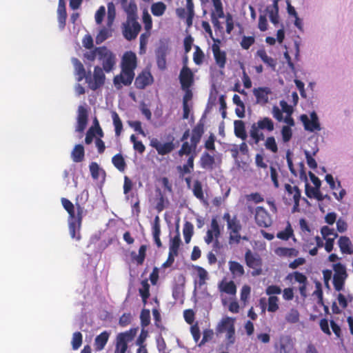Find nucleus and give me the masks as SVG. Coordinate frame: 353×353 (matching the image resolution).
<instances>
[{
  "label": "nucleus",
  "mask_w": 353,
  "mask_h": 353,
  "mask_svg": "<svg viewBox=\"0 0 353 353\" xmlns=\"http://www.w3.org/2000/svg\"><path fill=\"white\" fill-rule=\"evenodd\" d=\"M274 130V123L272 119L268 117H263L252 124L249 133L253 143L258 144L261 141L265 139L263 131L271 132Z\"/></svg>",
  "instance_id": "obj_1"
},
{
  "label": "nucleus",
  "mask_w": 353,
  "mask_h": 353,
  "mask_svg": "<svg viewBox=\"0 0 353 353\" xmlns=\"http://www.w3.org/2000/svg\"><path fill=\"white\" fill-rule=\"evenodd\" d=\"M223 219L227 222V228L230 234L229 243L230 245L234 243L239 244L241 239L240 231L242 226L237 216L234 215L233 217H231L229 212H225L223 216Z\"/></svg>",
  "instance_id": "obj_2"
},
{
  "label": "nucleus",
  "mask_w": 353,
  "mask_h": 353,
  "mask_svg": "<svg viewBox=\"0 0 353 353\" xmlns=\"http://www.w3.org/2000/svg\"><path fill=\"white\" fill-rule=\"evenodd\" d=\"M97 52L101 68L107 73L113 70L116 65V55L105 46L97 47Z\"/></svg>",
  "instance_id": "obj_3"
},
{
  "label": "nucleus",
  "mask_w": 353,
  "mask_h": 353,
  "mask_svg": "<svg viewBox=\"0 0 353 353\" xmlns=\"http://www.w3.org/2000/svg\"><path fill=\"white\" fill-rule=\"evenodd\" d=\"M139 328H130L129 330L118 334L116 339L114 353H125L128 343L135 337Z\"/></svg>",
  "instance_id": "obj_4"
},
{
  "label": "nucleus",
  "mask_w": 353,
  "mask_h": 353,
  "mask_svg": "<svg viewBox=\"0 0 353 353\" xmlns=\"http://www.w3.org/2000/svg\"><path fill=\"white\" fill-rule=\"evenodd\" d=\"M123 35L128 41L137 38L141 26L138 21V18L126 19V21L122 24Z\"/></svg>",
  "instance_id": "obj_5"
},
{
  "label": "nucleus",
  "mask_w": 353,
  "mask_h": 353,
  "mask_svg": "<svg viewBox=\"0 0 353 353\" xmlns=\"http://www.w3.org/2000/svg\"><path fill=\"white\" fill-rule=\"evenodd\" d=\"M333 270L334 274L333 276V285L336 291H341L345 283L348 275L346 271L345 266L341 263H337L333 265Z\"/></svg>",
  "instance_id": "obj_6"
},
{
  "label": "nucleus",
  "mask_w": 353,
  "mask_h": 353,
  "mask_svg": "<svg viewBox=\"0 0 353 353\" xmlns=\"http://www.w3.org/2000/svg\"><path fill=\"white\" fill-rule=\"evenodd\" d=\"M105 76L103 70L99 65L94 68L93 77H91L90 72L88 74L85 81L92 90H97L105 83Z\"/></svg>",
  "instance_id": "obj_7"
},
{
  "label": "nucleus",
  "mask_w": 353,
  "mask_h": 353,
  "mask_svg": "<svg viewBox=\"0 0 353 353\" xmlns=\"http://www.w3.org/2000/svg\"><path fill=\"white\" fill-rule=\"evenodd\" d=\"M245 261L247 266L252 268V276H258L262 274L263 261L257 254H253L250 250H248L245 254Z\"/></svg>",
  "instance_id": "obj_8"
},
{
  "label": "nucleus",
  "mask_w": 353,
  "mask_h": 353,
  "mask_svg": "<svg viewBox=\"0 0 353 353\" xmlns=\"http://www.w3.org/2000/svg\"><path fill=\"white\" fill-rule=\"evenodd\" d=\"M254 219L256 225L260 228H269L272 224L271 215L261 206L256 208Z\"/></svg>",
  "instance_id": "obj_9"
},
{
  "label": "nucleus",
  "mask_w": 353,
  "mask_h": 353,
  "mask_svg": "<svg viewBox=\"0 0 353 353\" xmlns=\"http://www.w3.org/2000/svg\"><path fill=\"white\" fill-rule=\"evenodd\" d=\"M137 66V58L136 54L132 51L125 52L121 59V69L125 72H134Z\"/></svg>",
  "instance_id": "obj_10"
},
{
  "label": "nucleus",
  "mask_w": 353,
  "mask_h": 353,
  "mask_svg": "<svg viewBox=\"0 0 353 353\" xmlns=\"http://www.w3.org/2000/svg\"><path fill=\"white\" fill-rule=\"evenodd\" d=\"M154 82V78L149 69H144L138 74L134 80V86L137 89L143 90Z\"/></svg>",
  "instance_id": "obj_11"
},
{
  "label": "nucleus",
  "mask_w": 353,
  "mask_h": 353,
  "mask_svg": "<svg viewBox=\"0 0 353 353\" xmlns=\"http://www.w3.org/2000/svg\"><path fill=\"white\" fill-rule=\"evenodd\" d=\"M214 10L212 11L210 17L214 27L216 29H221V26L219 19L225 17L223 4L221 0H212Z\"/></svg>",
  "instance_id": "obj_12"
},
{
  "label": "nucleus",
  "mask_w": 353,
  "mask_h": 353,
  "mask_svg": "<svg viewBox=\"0 0 353 353\" xmlns=\"http://www.w3.org/2000/svg\"><path fill=\"white\" fill-rule=\"evenodd\" d=\"M214 42L212 46V50L215 63L220 69H223L227 62L226 52L221 50L219 46L221 41L219 39H214Z\"/></svg>",
  "instance_id": "obj_13"
},
{
  "label": "nucleus",
  "mask_w": 353,
  "mask_h": 353,
  "mask_svg": "<svg viewBox=\"0 0 353 353\" xmlns=\"http://www.w3.org/2000/svg\"><path fill=\"white\" fill-rule=\"evenodd\" d=\"M134 72H125L121 70L120 74L116 75L113 78V83L117 89H120L123 85L129 86L134 79Z\"/></svg>",
  "instance_id": "obj_14"
},
{
  "label": "nucleus",
  "mask_w": 353,
  "mask_h": 353,
  "mask_svg": "<svg viewBox=\"0 0 353 353\" xmlns=\"http://www.w3.org/2000/svg\"><path fill=\"white\" fill-rule=\"evenodd\" d=\"M150 145L157 150L158 154L161 156L170 154L175 148L173 140L162 143L157 139L154 138L150 141Z\"/></svg>",
  "instance_id": "obj_15"
},
{
  "label": "nucleus",
  "mask_w": 353,
  "mask_h": 353,
  "mask_svg": "<svg viewBox=\"0 0 353 353\" xmlns=\"http://www.w3.org/2000/svg\"><path fill=\"white\" fill-rule=\"evenodd\" d=\"M300 118L304 125L305 130L314 132L316 130L319 131L321 130L319 118L315 112H312L310 114V120L306 114H302Z\"/></svg>",
  "instance_id": "obj_16"
},
{
  "label": "nucleus",
  "mask_w": 353,
  "mask_h": 353,
  "mask_svg": "<svg viewBox=\"0 0 353 353\" xmlns=\"http://www.w3.org/2000/svg\"><path fill=\"white\" fill-rule=\"evenodd\" d=\"M179 79L182 89L190 88L194 83V74L188 65L183 66Z\"/></svg>",
  "instance_id": "obj_17"
},
{
  "label": "nucleus",
  "mask_w": 353,
  "mask_h": 353,
  "mask_svg": "<svg viewBox=\"0 0 353 353\" xmlns=\"http://www.w3.org/2000/svg\"><path fill=\"white\" fill-rule=\"evenodd\" d=\"M293 343L289 336H281L279 338V343L275 344L274 353H290L292 349Z\"/></svg>",
  "instance_id": "obj_18"
},
{
  "label": "nucleus",
  "mask_w": 353,
  "mask_h": 353,
  "mask_svg": "<svg viewBox=\"0 0 353 353\" xmlns=\"http://www.w3.org/2000/svg\"><path fill=\"white\" fill-rule=\"evenodd\" d=\"M88 110L83 105L78 108L77 125L76 131L83 132L86 128L88 123Z\"/></svg>",
  "instance_id": "obj_19"
},
{
  "label": "nucleus",
  "mask_w": 353,
  "mask_h": 353,
  "mask_svg": "<svg viewBox=\"0 0 353 353\" xmlns=\"http://www.w3.org/2000/svg\"><path fill=\"white\" fill-rule=\"evenodd\" d=\"M120 3L127 14V19L138 18L137 6L134 1L120 0Z\"/></svg>",
  "instance_id": "obj_20"
},
{
  "label": "nucleus",
  "mask_w": 353,
  "mask_h": 353,
  "mask_svg": "<svg viewBox=\"0 0 353 353\" xmlns=\"http://www.w3.org/2000/svg\"><path fill=\"white\" fill-rule=\"evenodd\" d=\"M285 190L289 199H290V197H292L294 202V210H295L299 206L301 190L296 185L292 186L288 183L285 184Z\"/></svg>",
  "instance_id": "obj_21"
},
{
  "label": "nucleus",
  "mask_w": 353,
  "mask_h": 353,
  "mask_svg": "<svg viewBox=\"0 0 353 353\" xmlns=\"http://www.w3.org/2000/svg\"><path fill=\"white\" fill-rule=\"evenodd\" d=\"M154 201L156 204L155 209L158 212H162L168 203V200L166 198L164 192L159 188H156L155 189Z\"/></svg>",
  "instance_id": "obj_22"
},
{
  "label": "nucleus",
  "mask_w": 353,
  "mask_h": 353,
  "mask_svg": "<svg viewBox=\"0 0 353 353\" xmlns=\"http://www.w3.org/2000/svg\"><path fill=\"white\" fill-rule=\"evenodd\" d=\"M253 93L256 97V103L265 105L268 102V95L271 93V90L268 87H260L254 88Z\"/></svg>",
  "instance_id": "obj_23"
},
{
  "label": "nucleus",
  "mask_w": 353,
  "mask_h": 353,
  "mask_svg": "<svg viewBox=\"0 0 353 353\" xmlns=\"http://www.w3.org/2000/svg\"><path fill=\"white\" fill-rule=\"evenodd\" d=\"M83 219H77L75 221H69L68 227H69V232L72 239H74L77 241H79L81 238L80 234V230L81 227Z\"/></svg>",
  "instance_id": "obj_24"
},
{
  "label": "nucleus",
  "mask_w": 353,
  "mask_h": 353,
  "mask_svg": "<svg viewBox=\"0 0 353 353\" xmlns=\"http://www.w3.org/2000/svg\"><path fill=\"white\" fill-rule=\"evenodd\" d=\"M204 133V124L199 121L192 129L190 142L194 145H198Z\"/></svg>",
  "instance_id": "obj_25"
},
{
  "label": "nucleus",
  "mask_w": 353,
  "mask_h": 353,
  "mask_svg": "<svg viewBox=\"0 0 353 353\" xmlns=\"http://www.w3.org/2000/svg\"><path fill=\"white\" fill-rule=\"evenodd\" d=\"M256 55L262 60V61L270 67L272 71H275L276 66V60L269 57L265 49H259L257 50Z\"/></svg>",
  "instance_id": "obj_26"
},
{
  "label": "nucleus",
  "mask_w": 353,
  "mask_h": 353,
  "mask_svg": "<svg viewBox=\"0 0 353 353\" xmlns=\"http://www.w3.org/2000/svg\"><path fill=\"white\" fill-rule=\"evenodd\" d=\"M338 245L340 250L343 254H353V245L346 236H342L338 240Z\"/></svg>",
  "instance_id": "obj_27"
},
{
  "label": "nucleus",
  "mask_w": 353,
  "mask_h": 353,
  "mask_svg": "<svg viewBox=\"0 0 353 353\" xmlns=\"http://www.w3.org/2000/svg\"><path fill=\"white\" fill-rule=\"evenodd\" d=\"M61 201L63 208L68 213V221L77 220V212H75L74 205L66 198H61Z\"/></svg>",
  "instance_id": "obj_28"
},
{
  "label": "nucleus",
  "mask_w": 353,
  "mask_h": 353,
  "mask_svg": "<svg viewBox=\"0 0 353 353\" xmlns=\"http://www.w3.org/2000/svg\"><path fill=\"white\" fill-rule=\"evenodd\" d=\"M228 266L234 279L241 277L244 275V268L240 263L235 261H230L228 262Z\"/></svg>",
  "instance_id": "obj_29"
},
{
  "label": "nucleus",
  "mask_w": 353,
  "mask_h": 353,
  "mask_svg": "<svg viewBox=\"0 0 353 353\" xmlns=\"http://www.w3.org/2000/svg\"><path fill=\"white\" fill-rule=\"evenodd\" d=\"M110 333L107 331L102 332L96 336L94 340V347L96 351H101L104 349L108 341Z\"/></svg>",
  "instance_id": "obj_30"
},
{
  "label": "nucleus",
  "mask_w": 353,
  "mask_h": 353,
  "mask_svg": "<svg viewBox=\"0 0 353 353\" xmlns=\"http://www.w3.org/2000/svg\"><path fill=\"white\" fill-rule=\"evenodd\" d=\"M146 250H147V245H142L140 246L139 249V253L138 254L132 251L130 254L132 260L137 263L138 265H141L143 264V262L145 261V256H146Z\"/></svg>",
  "instance_id": "obj_31"
},
{
  "label": "nucleus",
  "mask_w": 353,
  "mask_h": 353,
  "mask_svg": "<svg viewBox=\"0 0 353 353\" xmlns=\"http://www.w3.org/2000/svg\"><path fill=\"white\" fill-rule=\"evenodd\" d=\"M72 61L74 67L75 74L77 75V81H81L83 79H85L88 74H86L85 68L82 63L77 58H73Z\"/></svg>",
  "instance_id": "obj_32"
},
{
  "label": "nucleus",
  "mask_w": 353,
  "mask_h": 353,
  "mask_svg": "<svg viewBox=\"0 0 353 353\" xmlns=\"http://www.w3.org/2000/svg\"><path fill=\"white\" fill-rule=\"evenodd\" d=\"M215 163L214 157L208 152H205L200 159L201 167L204 169L212 170Z\"/></svg>",
  "instance_id": "obj_33"
},
{
  "label": "nucleus",
  "mask_w": 353,
  "mask_h": 353,
  "mask_svg": "<svg viewBox=\"0 0 353 353\" xmlns=\"http://www.w3.org/2000/svg\"><path fill=\"white\" fill-rule=\"evenodd\" d=\"M275 254L280 257L297 256L299 251L293 248L279 247L275 249Z\"/></svg>",
  "instance_id": "obj_34"
},
{
  "label": "nucleus",
  "mask_w": 353,
  "mask_h": 353,
  "mask_svg": "<svg viewBox=\"0 0 353 353\" xmlns=\"http://www.w3.org/2000/svg\"><path fill=\"white\" fill-rule=\"evenodd\" d=\"M305 194L309 198H314L319 201H323V194L320 191V188L312 187L309 183H305Z\"/></svg>",
  "instance_id": "obj_35"
},
{
  "label": "nucleus",
  "mask_w": 353,
  "mask_h": 353,
  "mask_svg": "<svg viewBox=\"0 0 353 353\" xmlns=\"http://www.w3.org/2000/svg\"><path fill=\"white\" fill-rule=\"evenodd\" d=\"M219 288L221 292H225L230 295H234L236 293V287L234 281H230L228 282L221 281Z\"/></svg>",
  "instance_id": "obj_36"
},
{
  "label": "nucleus",
  "mask_w": 353,
  "mask_h": 353,
  "mask_svg": "<svg viewBox=\"0 0 353 353\" xmlns=\"http://www.w3.org/2000/svg\"><path fill=\"white\" fill-rule=\"evenodd\" d=\"M234 124V134L236 137L245 141L247 139L245 123L241 120H236Z\"/></svg>",
  "instance_id": "obj_37"
},
{
  "label": "nucleus",
  "mask_w": 353,
  "mask_h": 353,
  "mask_svg": "<svg viewBox=\"0 0 353 353\" xmlns=\"http://www.w3.org/2000/svg\"><path fill=\"white\" fill-rule=\"evenodd\" d=\"M231 326H234V319L228 316L223 318L216 327V332L223 333L228 331Z\"/></svg>",
  "instance_id": "obj_38"
},
{
  "label": "nucleus",
  "mask_w": 353,
  "mask_h": 353,
  "mask_svg": "<svg viewBox=\"0 0 353 353\" xmlns=\"http://www.w3.org/2000/svg\"><path fill=\"white\" fill-rule=\"evenodd\" d=\"M196 148L197 145L194 146L192 143L190 142V143H189L188 141H184L178 152V154L179 157H183V155L190 157L192 154L196 153L195 150Z\"/></svg>",
  "instance_id": "obj_39"
},
{
  "label": "nucleus",
  "mask_w": 353,
  "mask_h": 353,
  "mask_svg": "<svg viewBox=\"0 0 353 353\" xmlns=\"http://www.w3.org/2000/svg\"><path fill=\"white\" fill-rule=\"evenodd\" d=\"M166 5L162 1H158L151 5L150 10L154 17H161L165 12Z\"/></svg>",
  "instance_id": "obj_40"
},
{
  "label": "nucleus",
  "mask_w": 353,
  "mask_h": 353,
  "mask_svg": "<svg viewBox=\"0 0 353 353\" xmlns=\"http://www.w3.org/2000/svg\"><path fill=\"white\" fill-rule=\"evenodd\" d=\"M85 151L82 145H76L72 152V158L74 162H81L84 159Z\"/></svg>",
  "instance_id": "obj_41"
},
{
  "label": "nucleus",
  "mask_w": 353,
  "mask_h": 353,
  "mask_svg": "<svg viewBox=\"0 0 353 353\" xmlns=\"http://www.w3.org/2000/svg\"><path fill=\"white\" fill-rule=\"evenodd\" d=\"M196 157V153L192 154L188 159V161L185 164L181 166L178 167V170L183 174H190L194 170V160Z\"/></svg>",
  "instance_id": "obj_42"
},
{
  "label": "nucleus",
  "mask_w": 353,
  "mask_h": 353,
  "mask_svg": "<svg viewBox=\"0 0 353 353\" xmlns=\"http://www.w3.org/2000/svg\"><path fill=\"white\" fill-rule=\"evenodd\" d=\"M112 163L120 172H124L126 168V163L121 154L119 153L113 156Z\"/></svg>",
  "instance_id": "obj_43"
},
{
  "label": "nucleus",
  "mask_w": 353,
  "mask_h": 353,
  "mask_svg": "<svg viewBox=\"0 0 353 353\" xmlns=\"http://www.w3.org/2000/svg\"><path fill=\"white\" fill-rule=\"evenodd\" d=\"M112 119L113 121V125L114 126L115 135L117 137H119L123 130V123L119 116V114L116 112H112Z\"/></svg>",
  "instance_id": "obj_44"
},
{
  "label": "nucleus",
  "mask_w": 353,
  "mask_h": 353,
  "mask_svg": "<svg viewBox=\"0 0 353 353\" xmlns=\"http://www.w3.org/2000/svg\"><path fill=\"white\" fill-rule=\"evenodd\" d=\"M157 63L161 70L166 68V52L165 49H159L157 54Z\"/></svg>",
  "instance_id": "obj_45"
},
{
  "label": "nucleus",
  "mask_w": 353,
  "mask_h": 353,
  "mask_svg": "<svg viewBox=\"0 0 353 353\" xmlns=\"http://www.w3.org/2000/svg\"><path fill=\"white\" fill-rule=\"evenodd\" d=\"M194 232V226L193 225L189 222L186 221L184 223L183 233L184 236V239L186 243H188L190 241V239L193 235Z\"/></svg>",
  "instance_id": "obj_46"
},
{
  "label": "nucleus",
  "mask_w": 353,
  "mask_h": 353,
  "mask_svg": "<svg viewBox=\"0 0 353 353\" xmlns=\"http://www.w3.org/2000/svg\"><path fill=\"white\" fill-rule=\"evenodd\" d=\"M181 243V240L180 235L177 234L174 236L170 241L169 252L173 253L174 254L178 255Z\"/></svg>",
  "instance_id": "obj_47"
},
{
  "label": "nucleus",
  "mask_w": 353,
  "mask_h": 353,
  "mask_svg": "<svg viewBox=\"0 0 353 353\" xmlns=\"http://www.w3.org/2000/svg\"><path fill=\"white\" fill-rule=\"evenodd\" d=\"M292 236H293V230L289 222L285 230L279 232L276 234L278 239L285 241L288 240Z\"/></svg>",
  "instance_id": "obj_48"
},
{
  "label": "nucleus",
  "mask_w": 353,
  "mask_h": 353,
  "mask_svg": "<svg viewBox=\"0 0 353 353\" xmlns=\"http://www.w3.org/2000/svg\"><path fill=\"white\" fill-rule=\"evenodd\" d=\"M142 21L145 32H150L152 28V19L147 10L143 12Z\"/></svg>",
  "instance_id": "obj_49"
},
{
  "label": "nucleus",
  "mask_w": 353,
  "mask_h": 353,
  "mask_svg": "<svg viewBox=\"0 0 353 353\" xmlns=\"http://www.w3.org/2000/svg\"><path fill=\"white\" fill-rule=\"evenodd\" d=\"M192 192L194 196L198 199L203 201L204 199V194L203 192L202 184L199 180H196L194 183Z\"/></svg>",
  "instance_id": "obj_50"
},
{
  "label": "nucleus",
  "mask_w": 353,
  "mask_h": 353,
  "mask_svg": "<svg viewBox=\"0 0 353 353\" xmlns=\"http://www.w3.org/2000/svg\"><path fill=\"white\" fill-rule=\"evenodd\" d=\"M264 145L265 148L273 153L278 152V146L275 138L272 136L268 137L265 141Z\"/></svg>",
  "instance_id": "obj_51"
},
{
  "label": "nucleus",
  "mask_w": 353,
  "mask_h": 353,
  "mask_svg": "<svg viewBox=\"0 0 353 353\" xmlns=\"http://www.w3.org/2000/svg\"><path fill=\"white\" fill-rule=\"evenodd\" d=\"M205 54L199 46H195V51L193 54V61L196 65H200L203 63Z\"/></svg>",
  "instance_id": "obj_52"
},
{
  "label": "nucleus",
  "mask_w": 353,
  "mask_h": 353,
  "mask_svg": "<svg viewBox=\"0 0 353 353\" xmlns=\"http://www.w3.org/2000/svg\"><path fill=\"white\" fill-rule=\"evenodd\" d=\"M130 141L133 143V148L140 154H143L145 152V147L141 141L137 140V137L134 134L130 136Z\"/></svg>",
  "instance_id": "obj_53"
},
{
  "label": "nucleus",
  "mask_w": 353,
  "mask_h": 353,
  "mask_svg": "<svg viewBox=\"0 0 353 353\" xmlns=\"http://www.w3.org/2000/svg\"><path fill=\"white\" fill-rule=\"evenodd\" d=\"M317 151H318V149L313 151L312 153H311L310 152H309L307 150H305V152H304L305 155V159H306L307 165L311 169H313V170H314L317 168V163H316V160L312 157V155H315L316 153L317 152Z\"/></svg>",
  "instance_id": "obj_54"
},
{
  "label": "nucleus",
  "mask_w": 353,
  "mask_h": 353,
  "mask_svg": "<svg viewBox=\"0 0 353 353\" xmlns=\"http://www.w3.org/2000/svg\"><path fill=\"white\" fill-rule=\"evenodd\" d=\"M141 325L143 327H147L150 323V312L148 309H143L140 314Z\"/></svg>",
  "instance_id": "obj_55"
},
{
  "label": "nucleus",
  "mask_w": 353,
  "mask_h": 353,
  "mask_svg": "<svg viewBox=\"0 0 353 353\" xmlns=\"http://www.w3.org/2000/svg\"><path fill=\"white\" fill-rule=\"evenodd\" d=\"M108 7V25L111 26L115 16H116V10L114 4L112 2H109L107 5Z\"/></svg>",
  "instance_id": "obj_56"
},
{
  "label": "nucleus",
  "mask_w": 353,
  "mask_h": 353,
  "mask_svg": "<svg viewBox=\"0 0 353 353\" xmlns=\"http://www.w3.org/2000/svg\"><path fill=\"white\" fill-rule=\"evenodd\" d=\"M83 341V336L82 334L80 332H76L72 335V346L73 350H77L79 349L81 344Z\"/></svg>",
  "instance_id": "obj_57"
},
{
  "label": "nucleus",
  "mask_w": 353,
  "mask_h": 353,
  "mask_svg": "<svg viewBox=\"0 0 353 353\" xmlns=\"http://www.w3.org/2000/svg\"><path fill=\"white\" fill-rule=\"evenodd\" d=\"M111 36V31L107 28L101 29L96 37V42L99 44Z\"/></svg>",
  "instance_id": "obj_58"
},
{
  "label": "nucleus",
  "mask_w": 353,
  "mask_h": 353,
  "mask_svg": "<svg viewBox=\"0 0 353 353\" xmlns=\"http://www.w3.org/2000/svg\"><path fill=\"white\" fill-rule=\"evenodd\" d=\"M279 299L276 296H270L268 298V310L271 312H274L279 309L278 305Z\"/></svg>",
  "instance_id": "obj_59"
},
{
  "label": "nucleus",
  "mask_w": 353,
  "mask_h": 353,
  "mask_svg": "<svg viewBox=\"0 0 353 353\" xmlns=\"http://www.w3.org/2000/svg\"><path fill=\"white\" fill-rule=\"evenodd\" d=\"M57 19L59 28L63 30L65 26L67 12L66 10H57Z\"/></svg>",
  "instance_id": "obj_60"
},
{
  "label": "nucleus",
  "mask_w": 353,
  "mask_h": 353,
  "mask_svg": "<svg viewBox=\"0 0 353 353\" xmlns=\"http://www.w3.org/2000/svg\"><path fill=\"white\" fill-rule=\"evenodd\" d=\"M152 236L153 237L160 236L161 235V224L160 218L157 215L154 217V221L152 226Z\"/></svg>",
  "instance_id": "obj_61"
},
{
  "label": "nucleus",
  "mask_w": 353,
  "mask_h": 353,
  "mask_svg": "<svg viewBox=\"0 0 353 353\" xmlns=\"http://www.w3.org/2000/svg\"><path fill=\"white\" fill-rule=\"evenodd\" d=\"M141 284V288L139 289L140 296H144L145 298L146 296H150V285L148 283V279H145L142 280Z\"/></svg>",
  "instance_id": "obj_62"
},
{
  "label": "nucleus",
  "mask_w": 353,
  "mask_h": 353,
  "mask_svg": "<svg viewBox=\"0 0 353 353\" xmlns=\"http://www.w3.org/2000/svg\"><path fill=\"white\" fill-rule=\"evenodd\" d=\"M285 320L288 323H295L299 320V314L296 310H291L290 312L286 315Z\"/></svg>",
  "instance_id": "obj_63"
},
{
  "label": "nucleus",
  "mask_w": 353,
  "mask_h": 353,
  "mask_svg": "<svg viewBox=\"0 0 353 353\" xmlns=\"http://www.w3.org/2000/svg\"><path fill=\"white\" fill-rule=\"evenodd\" d=\"M281 135L283 141L285 143L288 142L291 139L292 136V132L290 127L288 125L283 126L281 129Z\"/></svg>",
  "instance_id": "obj_64"
}]
</instances>
